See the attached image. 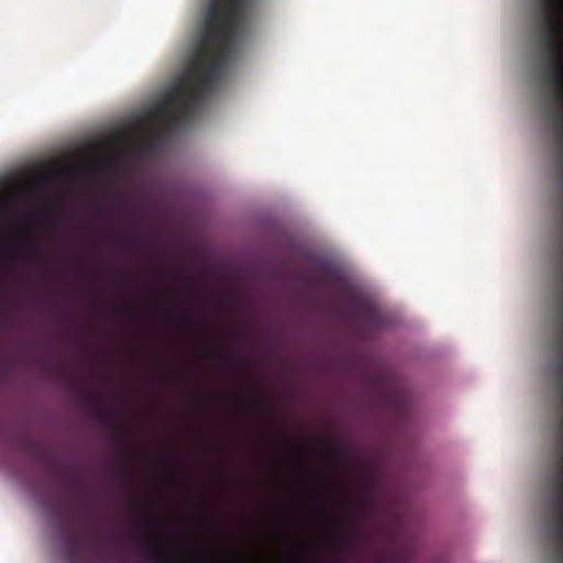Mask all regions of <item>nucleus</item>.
Returning <instances> with one entry per match:
<instances>
[{"label":"nucleus","instance_id":"nucleus-15","mask_svg":"<svg viewBox=\"0 0 563 563\" xmlns=\"http://www.w3.org/2000/svg\"><path fill=\"white\" fill-rule=\"evenodd\" d=\"M324 446L333 455H339L341 453V449L336 445L325 443Z\"/></svg>","mask_w":563,"mask_h":563},{"label":"nucleus","instance_id":"nucleus-9","mask_svg":"<svg viewBox=\"0 0 563 563\" xmlns=\"http://www.w3.org/2000/svg\"><path fill=\"white\" fill-rule=\"evenodd\" d=\"M64 547L69 563H79L80 540L76 537L65 536Z\"/></svg>","mask_w":563,"mask_h":563},{"label":"nucleus","instance_id":"nucleus-16","mask_svg":"<svg viewBox=\"0 0 563 563\" xmlns=\"http://www.w3.org/2000/svg\"><path fill=\"white\" fill-rule=\"evenodd\" d=\"M260 407L263 410H266V411L269 410V405H268V402L266 400L261 401L260 402Z\"/></svg>","mask_w":563,"mask_h":563},{"label":"nucleus","instance_id":"nucleus-6","mask_svg":"<svg viewBox=\"0 0 563 563\" xmlns=\"http://www.w3.org/2000/svg\"><path fill=\"white\" fill-rule=\"evenodd\" d=\"M137 534L145 543L151 563H184L178 558L162 551L155 522L148 516L144 515L139 519Z\"/></svg>","mask_w":563,"mask_h":563},{"label":"nucleus","instance_id":"nucleus-10","mask_svg":"<svg viewBox=\"0 0 563 563\" xmlns=\"http://www.w3.org/2000/svg\"><path fill=\"white\" fill-rule=\"evenodd\" d=\"M361 317L363 322L371 328H378L382 325L380 314L371 306L363 305L361 307Z\"/></svg>","mask_w":563,"mask_h":563},{"label":"nucleus","instance_id":"nucleus-19","mask_svg":"<svg viewBox=\"0 0 563 563\" xmlns=\"http://www.w3.org/2000/svg\"><path fill=\"white\" fill-rule=\"evenodd\" d=\"M230 369H231L232 372H234V373L238 371L236 366H235V365H233V364H232V365H230Z\"/></svg>","mask_w":563,"mask_h":563},{"label":"nucleus","instance_id":"nucleus-8","mask_svg":"<svg viewBox=\"0 0 563 563\" xmlns=\"http://www.w3.org/2000/svg\"><path fill=\"white\" fill-rule=\"evenodd\" d=\"M119 245L125 251H130L141 255L148 254V247L134 235H124L119 239Z\"/></svg>","mask_w":563,"mask_h":563},{"label":"nucleus","instance_id":"nucleus-11","mask_svg":"<svg viewBox=\"0 0 563 563\" xmlns=\"http://www.w3.org/2000/svg\"><path fill=\"white\" fill-rule=\"evenodd\" d=\"M378 503V496L374 482H368L365 488V493L360 499V504L364 508H373Z\"/></svg>","mask_w":563,"mask_h":563},{"label":"nucleus","instance_id":"nucleus-5","mask_svg":"<svg viewBox=\"0 0 563 563\" xmlns=\"http://www.w3.org/2000/svg\"><path fill=\"white\" fill-rule=\"evenodd\" d=\"M31 450L37 462L45 465L52 477L64 483L66 493L71 497H82L85 495V488L82 484L71 477L68 471L57 464L53 454L43 445L38 443H31Z\"/></svg>","mask_w":563,"mask_h":563},{"label":"nucleus","instance_id":"nucleus-2","mask_svg":"<svg viewBox=\"0 0 563 563\" xmlns=\"http://www.w3.org/2000/svg\"><path fill=\"white\" fill-rule=\"evenodd\" d=\"M542 22L541 44L545 53L543 74L555 88V100L563 103V0H539ZM553 115H563V111Z\"/></svg>","mask_w":563,"mask_h":563},{"label":"nucleus","instance_id":"nucleus-14","mask_svg":"<svg viewBox=\"0 0 563 563\" xmlns=\"http://www.w3.org/2000/svg\"><path fill=\"white\" fill-rule=\"evenodd\" d=\"M156 141H157L156 135H153V136L146 139L142 144V148L146 152L152 151L156 144Z\"/></svg>","mask_w":563,"mask_h":563},{"label":"nucleus","instance_id":"nucleus-7","mask_svg":"<svg viewBox=\"0 0 563 563\" xmlns=\"http://www.w3.org/2000/svg\"><path fill=\"white\" fill-rule=\"evenodd\" d=\"M79 397H80V400L85 405L95 409V412H96L98 419L100 420V422L102 423V426L111 429L114 432L115 440L118 442H122L123 435H122L121 426H120L118 419L113 415H110L106 410L102 409V407L100 406L99 397L96 395H91L82 389H80V391H79Z\"/></svg>","mask_w":563,"mask_h":563},{"label":"nucleus","instance_id":"nucleus-1","mask_svg":"<svg viewBox=\"0 0 563 563\" xmlns=\"http://www.w3.org/2000/svg\"><path fill=\"white\" fill-rule=\"evenodd\" d=\"M250 0H209L202 41L183 77L167 96L163 110L166 133L179 130L201 108L233 59L246 22Z\"/></svg>","mask_w":563,"mask_h":563},{"label":"nucleus","instance_id":"nucleus-4","mask_svg":"<svg viewBox=\"0 0 563 563\" xmlns=\"http://www.w3.org/2000/svg\"><path fill=\"white\" fill-rule=\"evenodd\" d=\"M366 383L383 406L397 415H401L406 410V395L389 372L378 369L371 373L366 375Z\"/></svg>","mask_w":563,"mask_h":563},{"label":"nucleus","instance_id":"nucleus-18","mask_svg":"<svg viewBox=\"0 0 563 563\" xmlns=\"http://www.w3.org/2000/svg\"><path fill=\"white\" fill-rule=\"evenodd\" d=\"M7 252L8 250L0 244V256H3Z\"/></svg>","mask_w":563,"mask_h":563},{"label":"nucleus","instance_id":"nucleus-13","mask_svg":"<svg viewBox=\"0 0 563 563\" xmlns=\"http://www.w3.org/2000/svg\"><path fill=\"white\" fill-rule=\"evenodd\" d=\"M13 207H14V201L12 199H9V198L0 199V216L4 220L10 219L12 216Z\"/></svg>","mask_w":563,"mask_h":563},{"label":"nucleus","instance_id":"nucleus-3","mask_svg":"<svg viewBox=\"0 0 563 563\" xmlns=\"http://www.w3.org/2000/svg\"><path fill=\"white\" fill-rule=\"evenodd\" d=\"M379 533L393 545L377 551L376 563H415L413 544L402 534V519L396 516L391 527L382 528Z\"/></svg>","mask_w":563,"mask_h":563},{"label":"nucleus","instance_id":"nucleus-17","mask_svg":"<svg viewBox=\"0 0 563 563\" xmlns=\"http://www.w3.org/2000/svg\"><path fill=\"white\" fill-rule=\"evenodd\" d=\"M85 512H86L87 517L93 516V509L90 506L86 508Z\"/></svg>","mask_w":563,"mask_h":563},{"label":"nucleus","instance_id":"nucleus-12","mask_svg":"<svg viewBox=\"0 0 563 563\" xmlns=\"http://www.w3.org/2000/svg\"><path fill=\"white\" fill-rule=\"evenodd\" d=\"M360 538L361 534L356 530L349 528L340 533L338 538V543L340 545H350L357 542Z\"/></svg>","mask_w":563,"mask_h":563}]
</instances>
